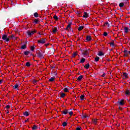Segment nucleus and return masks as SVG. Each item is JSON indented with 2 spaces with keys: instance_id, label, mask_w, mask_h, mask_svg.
Here are the masks:
<instances>
[{
  "instance_id": "43",
  "label": "nucleus",
  "mask_w": 130,
  "mask_h": 130,
  "mask_svg": "<svg viewBox=\"0 0 130 130\" xmlns=\"http://www.w3.org/2000/svg\"><path fill=\"white\" fill-rule=\"evenodd\" d=\"M105 25L106 26H107L108 27H109V23H108V22H106L105 23Z\"/></svg>"
},
{
  "instance_id": "10",
  "label": "nucleus",
  "mask_w": 130,
  "mask_h": 130,
  "mask_svg": "<svg viewBox=\"0 0 130 130\" xmlns=\"http://www.w3.org/2000/svg\"><path fill=\"white\" fill-rule=\"evenodd\" d=\"M55 79V77H52L49 79V82H54Z\"/></svg>"
},
{
  "instance_id": "19",
  "label": "nucleus",
  "mask_w": 130,
  "mask_h": 130,
  "mask_svg": "<svg viewBox=\"0 0 130 130\" xmlns=\"http://www.w3.org/2000/svg\"><path fill=\"white\" fill-rule=\"evenodd\" d=\"M88 17H89L88 13L87 12H85L84 15H83V18H88Z\"/></svg>"
},
{
  "instance_id": "32",
  "label": "nucleus",
  "mask_w": 130,
  "mask_h": 130,
  "mask_svg": "<svg viewBox=\"0 0 130 130\" xmlns=\"http://www.w3.org/2000/svg\"><path fill=\"white\" fill-rule=\"evenodd\" d=\"M67 125H68V123H67V122H63L62 123L63 126H67Z\"/></svg>"
},
{
  "instance_id": "12",
  "label": "nucleus",
  "mask_w": 130,
  "mask_h": 130,
  "mask_svg": "<svg viewBox=\"0 0 130 130\" xmlns=\"http://www.w3.org/2000/svg\"><path fill=\"white\" fill-rule=\"evenodd\" d=\"M125 95H127L128 96H129L130 95V90H126L125 92Z\"/></svg>"
},
{
  "instance_id": "53",
  "label": "nucleus",
  "mask_w": 130,
  "mask_h": 130,
  "mask_svg": "<svg viewBox=\"0 0 130 130\" xmlns=\"http://www.w3.org/2000/svg\"><path fill=\"white\" fill-rule=\"evenodd\" d=\"M128 54L130 55V51H128Z\"/></svg>"
},
{
  "instance_id": "55",
  "label": "nucleus",
  "mask_w": 130,
  "mask_h": 130,
  "mask_svg": "<svg viewBox=\"0 0 130 130\" xmlns=\"http://www.w3.org/2000/svg\"><path fill=\"white\" fill-rule=\"evenodd\" d=\"M27 121H28V119H27V120H25V122H27Z\"/></svg>"
},
{
  "instance_id": "35",
  "label": "nucleus",
  "mask_w": 130,
  "mask_h": 130,
  "mask_svg": "<svg viewBox=\"0 0 130 130\" xmlns=\"http://www.w3.org/2000/svg\"><path fill=\"white\" fill-rule=\"evenodd\" d=\"M64 92H69V88H64L63 89Z\"/></svg>"
},
{
  "instance_id": "38",
  "label": "nucleus",
  "mask_w": 130,
  "mask_h": 130,
  "mask_svg": "<svg viewBox=\"0 0 130 130\" xmlns=\"http://www.w3.org/2000/svg\"><path fill=\"white\" fill-rule=\"evenodd\" d=\"M26 67H30L31 64H30V62H27L26 63Z\"/></svg>"
},
{
  "instance_id": "33",
  "label": "nucleus",
  "mask_w": 130,
  "mask_h": 130,
  "mask_svg": "<svg viewBox=\"0 0 130 130\" xmlns=\"http://www.w3.org/2000/svg\"><path fill=\"white\" fill-rule=\"evenodd\" d=\"M9 40L13 39V38H15V36H14V35H12L11 36H9Z\"/></svg>"
},
{
  "instance_id": "1",
  "label": "nucleus",
  "mask_w": 130,
  "mask_h": 130,
  "mask_svg": "<svg viewBox=\"0 0 130 130\" xmlns=\"http://www.w3.org/2000/svg\"><path fill=\"white\" fill-rule=\"evenodd\" d=\"M2 39L5 41V42H9L10 41V38L8 37L6 35H3L2 36Z\"/></svg>"
},
{
  "instance_id": "50",
  "label": "nucleus",
  "mask_w": 130,
  "mask_h": 130,
  "mask_svg": "<svg viewBox=\"0 0 130 130\" xmlns=\"http://www.w3.org/2000/svg\"><path fill=\"white\" fill-rule=\"evenodd\" d=\"M66 30H68V31L70 30V29H69V27H68V26H67V28H66Z\"/></svg>"
},
{
  "instance_id": "18",
  "label": "nucleus",
  "mask_w": 130,
  "mask_h": 130,
  "mask_svg": "<svg viewBox=\"0 0 130 130\" xmlns=\"http://www.w3.org/2000/svg\"><path fill=\"white\" fill-rule=\"evenodd\" d=\"M25 48H27V45L24 44L21 46V49H25Z\"/></svg>"
},
{
  "instance_id": "7",
  "label": "nucleus",
  "mask_w": 130,
  "mask_h": 130,
  "mask_svg": "<svg viewBox=\"0 0 130 130\" xmlns=\"http://www.w3.org/2000/svg\"><path fill=\"white\" fill-rule=\"evenodd\" d=\"M124 33H128V32H129L130 31V29L127 27H124Z\"/></svg>"
},
{
  "instance_id": "46",
  "label": "nucleus",
  "mask_w": 130,
  "mask_h": 130,
  "mask_svg": "<svg viewBox=\"0 0 130 130\" xmlns=\"http://www.w3.org/2000/svg\"><path fill=\"white\" fill-rule=\"evenodd\" d=\"M10 107H11V106H10V105H8L6 106V108L7 109H9Z\"/></svg>"
},
{
  "instance_id": "31",
  "label": "nucleus",
  "mask_w": 130,
  "mask_h": 130,
  "mask_svg": "<svg viewBox=\"0 0 130 130\" xmlns=\"http://www.w3.org/2000/svg\"><path fill=\"white\" fill-rule=\"evenodd\" d=\"M77 55H78V53H77V52H75L73 55H72V57H76V56H77Z\"/></svg>"
},
{
  "instance_id": "27",
  "label": "nucleus",
  "mask_w": 130,
  "mask_h": 130,
  "mask_svg": "<svg viewBox=\"0 0 130 130\" xmlns=\"http://www.w3.org/2000/svg\"><path fill=\"white\" fill-rule=\"evenodd\" d=\"M66 96V93H62L61 94H60V97L61 98H64V97Z\"/></svg>"
},
{
  "instance_id": "22",
  "label": "nucleus",
  "mask_w": 130,
  "mask_h": 130,
  "mask_svg": "<svg viewBox=\"0 0 130 130\" xmlns=\"http://www.w3.org/2000/svg\"><path fill=\"white\" fill-rule=\"evenodd\" d=\"M83 79V75L80 76L78 78L77 80L78 81H81V80Z\"/></svg>"
},
{
  "instance_id": "39",
  "label": "nucleus",
  "mask_w": 130,
  "mask_h": 130,
  "mask_svg": "<svg viewBox=\"0 0 130 130\" xmlns=\"http://www.w3.org/2000/svg\"><path fill=\"white\" fill-rule=\"evenodd\" d=\"M37 129V126L36 125H34V126L32 127V130H35Z\"/></svg>"
},
{
  "instance_id": "17",
  "label": "nucleus",
  "mask_w": 130,
  "mask_h": 130,
  "mask_svg": "<svg viewBox=\"0 0 130 130\" xmlns=\"http://www.w3.org/2000/svg\"><path fill=\"white\" fill-rule=\"evenodd\" d=\"M84 68L86 69V70H88V69L90 68V64L89 63L86 64L85 66H84Z\"/></svg>"
},
{
  "instance_id": "42",
  "label": "nucleus",
  "mask_w": 130,
  "mask_h": 130,
  "mask_svg": "<svg viewBox=\"0 0 130 130\" xmlns=\"http://www.w3.org/2000/svg\"><path fill=\"white\" fill-rule=\"evenodd\" d=\"M68 113L70 114V115L72 116L73 114H74V112L73 111L71 112H68Z\"/></svg>"
},
{
  "instance_id": "49",
  "label": "nucleus",
  "mask_w": 130,
  "mask_h": 130,
  "mask_svg": "<svg viewBox=\"0 0 130 130\" xmlns=\"http://www.w3.org/2000/svg\"><path fill=\"white\" fill-rule=\"evenodd\" d=\"M83 118H87V116L86 115L83 116Z\"/></svg>"
},
{
  "instance_id": "23",
  "label": "nucleus",
  "mask_w": 130,
  "mask_h": 130,
  "mask_svg": "<svg viewBox=\"0 0 130 130\" xmlns=\"http://www.w3.org/2000/svg\"><path fill=\"white\" fill-rule=\"evenodd\" d=\"M23 114L25 116H29V113L28 112L26 111L23 113Z\"/></svg>"
},
{
  "instance_id": "37",
  "label": "nucleus",
  "mask_w": 130,
  "mask_h": 130,
  "mask_svg": "<svg viewBox=\"0 0 130 130\" xmlns=\"http://www.w3.org/2000/svg\"><path fill=\"white\" fill-rule=\"evenodd\" d=\"M99 59H100V58L99 57H96L95 58V61H99Z\"/></svg>"
},
{
  "instance_id": "45",
  "label": "nucleus",
  "mask_w": 130,
  "mask_h": 130,
  "mask_svg": "<svg viewBox=\"0 0 130 130\" xmlns=\"http://www.w3.org/2000/svg\"><path fill=\"white\" fill-rule=\"evenodd\" d=\"M103 35H104V36L106 37V36H107V35H108V34L106 32H104Z\"/></svg>"
},
{
  "instance_id": "13",
  "label": "nucleus",
  "mask_w": 130,
  "mask_h": 130,
  "mask_svg": "<svg viewBox=\"0 0 130 130\" xmlns=\"http://www.w3.org/2000/svg\"><path fill=\"white\" fill-rule=\"evenodd\" d=\"M62 113H63V114H68V113H69V110H64V111H62Z\"/></svg>"
},
{
  "instance_id": "6",
  "label": "nucleus",
  "mask_w": 130,
  "mask_h": 130,
  "mask_svg": "<svg viewBox=\"0 0 130 130\" xmlns=\"http://www.w3.org/2000/svg\"><path fill=\"white\" fill-rule=\"evenodd\" d=\"M123 52L124 53V56H125V57H127V56H128V51L124 50L123 51Z\"/></svg>"
},
{
  "instance_id": "26",
  "label": "nucleus",
  "mask_w": 130,
  "mask_h": 130,
  "mask_svg": "<svg viewBox=\"0 0 130 130\" xmlns=\"http://www.w3.org/2000/svg\"><path fill=\"white\" fill-rule=\"evenodd\" d=\"M53 19H54L55 21H57L58 20V17H57L56 15H54Z\"/></svg>"
},
{
  "instance_id": "8",
  "label": "nucleus",
  "mask_w": 130,
  "mask_h": 130,
  "mask_svg": "<svg viewBox=\"0 0 130 130\" xmlns=\"http://www.w3.org/2000/svg\"><path fill=\"white\" fill-rule=\"evenodd\" d=\"M82 54L83 55H88V54H89V52L88 51V50H86L85 51H83L82 52Z\"/></svg>"
},
{
  "instance_id": "11",
  "label": "nucleus",
  "mask_w": 130,
  "mask_h": 130,
  "mask_svg": "<svg viewBox=\"0 0 130 130\" xmlns=\"http://www.w3.org/2000/svg\"><path fill=\"white\" fill-rule=\"evenodd\" d=\"M92 39V38L91 37V36H87L86 37V40L87 41H90Z\"/></svg>"
},
{
  "instance_id": "20",
  "label": "nucleus",
  "mask_w": 130,
  "mask_h": 130,
  "mask_svg": "<svg viewBox=\"0 0 130 130\" xmlns=\"http://www.w3.org/2000/svg\"><path fill=\"white\" fill-rule=\"evenodd\" d=\"M77 14L78 15V17H82V12L81 11H78Z\"/></svg>"
},
{
  "instance_id": "52",
  "label": "nucleus",
  "mask_w": 130,
  "mask_h": 130,
  "mask_svg": "<svg viewBox=\"0 0 130 130\" xmlns=\"http://www.w3.org/2000/svg\"><path fill=\"white\" fill-rule=\"evenodd\" d=\"M34 84H36V81L34 80Z\"/></svg>"
},
{
  "instance_id": "2",
  "label": "nucleus",
  "mask_w": 130,
  "mask_h": 130,
  "mask_svg": "<svg viewBox=\"0 0 130 130\" xmlns=\"http://www.w3.org/2000/svg\"><path fill=\"white\" fill-rule=\"evenodd\" d=\"M36 32H37V30H36V29H34V30H27V35L28 36H32V35H34V34L35 33H36Z\"/></svg>"
},
{
  "instance_id": "40",
  "label": "nucleus",
  "mask_w": 130,
  "mask_h": 130,
  "mask_svg": "<svg viewBox=\"0 0 130 130\" xmlns=\"http://www.w3.org/2000/svg\"><path fill=\"white\" fill-rule=\"evenodd\" d=\"M71 26H72V23H69L67 27L68 28H69L70 29H71Z\"/></svg>"
},
{
  "instance_id": "28",
  "label": "nucleus",
  "mask_w": 130,
  "mask_h": 130,
  "mask_svg": "<svg viewBox=\"0 0 130 130\" xmlns=\"http://www.w3.org/2000/svg\"><path fill=\"white\" fill-rule=\"evenodd\" d=\"M92 121L94 124H97V119H93Z\"/></svg>"
},
{
  "instance_id": "34",
  "label": "nucleus",
  "mask_w": 130,
  "mask_h": 130,
  "mask_svg": "<svg viewBox=\"0 0 130 130\" xmlns=\"http://www.w3.org/2000/svg\"><path fill=\"white\" fill-rule=\"evenodd\" d=\"M35 49V46H31L30 47V50L31 51H34V50Z\"/></svg>"
},
{
  "instance_id": "30",
  "label": "nucleus",
  "mask_w": 130,
  "mask_h": 130,
  "mask_svg": "<svg viewBox=\"0 0 130 130\" xmlns=\"http://www.w3.org/2000/svg\"><path fill=\"white\" fill-rule=\"evenodd\" d=\"M19 87V85L18 84H15L13 87L14 89H18V87Z\"/></svg>"
},
{
  "instance_id": "4",
  "label": "nucleus",
  "mask_w": 130,
  "mask_h": 130,
  "mask_svg": "<svg viewBox=\"0 0 130 130\" xmlns=\"http://www.w3.org/2000/svg\"><path fill=\"white\" fill-rule=\"evenodd\" d=\"M37 56L39 58H43V54H42L40 51L37 53Z\"/></svg>"
},
{
  "instance_id": "21",
  "label": "nucleus",
  "mask_w": 130,
  "mask_h": 130,
  "mask_svg": "<svg viewBox=\"0 0 130 130\" xmlns=\"http://www.w3.org/2000/svg\"><path fill=\"white\" fill-rule=\"evenodd\" d=\"M56 31H57V27H54L53 29L52 30L53 33H56Z\"/></svg>"
},
{
  "instance_id": "29",
  "label": "nucleus",
  "mask_w": 130,
  "mask_h": 130,
  "mask_svg": "<svg viewBox=\"0 0 130 130\" xmlns=\"http://www.w3.org/2000/svg\"><path fill=\"white\" fill-rule=\"evenodd\" d=\"M34 17H35L36 18H38V13H37V12H36L34 14Z\"/></svg>"
},
{
  "instance_id": "5",
  "label": "nucleus",
  "mask_w": 130,
  "mask_h": 130,
  "mask_svg": "<svg viewBox=\"0 0 130 130\" xmlns=\"http://www.w3.org/2000/svg\"><path fill=\"white\" fill-rule=\"evenodd\" d=\"M118 103L119 105H120L121 106L124 105V100H121L120 101H118Z\"/></svg>"
},
{
  "instance_id": "41",
  "label": "nucleus",
  "mask_w": 130,
  "mask_h": 130,
  "mask_svg": "<svg viewBox=\"0 0 130 130\" xmlns=\"http://www.w3.org/2000/svg\"><path fill=\"white\" fill-rule=\"evenodd\" d=\"M110 46H112L113 47L114 46V43L111 42L110 43Z\"/></svg>"
},
{
  "instance_id": "47",
  "label": "nucleus",
  "mask_w": 130,
  "mask_h": 130,
  "mask_svg": "<svg viewBox=\"0 0 130 130\" xmlns=\"http://www.w3.org/2000/svg\"><path fill=\"white\" fill-rule=\"evenodd\" d=\"M82 129V127H77L76 128V130H81Z\"/></svg>"
},
{
  "instance_id": "51",
  "label": "nucleus",
  "mask_w": 130,
  "mask_h": 130,
  "mask_svg": "<svg viewBox=\"0 0 130 130\" xmlns=\"http://www.w3.org/2000/svg\"><path fill=\"white\" fill-rule=\"evenodd\" d=\"M3 83V80H0V84H2Z\"/></svg>"
},
{
  "instance_id": "54",
  "label": "nucleus",
  "mask_w": 130,
  "mask_h": 130,
  "mask_svg": "<svg viewBox=\"0 0 130 130\" xmlns=\"http://www.w3.org/2000/svg\"><path fill=\"white\" fill-rule=\"evenodd\" d=\"M7 113L8 114H9V113H10V112L8 111L7 112Z\"/></svg>"
},
{
  "instance_id": "15",
  "label": "nucleus",
  "mask_w": 130,
  "mask_h": 130,
  "mask_svg": "<svg viewBox=\"0 0 130 130\" xmlns=\"http://www.w3.org/2000/svg\"><path fill=\"white\" fill-rule=\"evenodd\" d=\"M98 55L99 56H102V55H104V53H103V52H102V51H100L99 53H98Z\"/></svg>"
},
{
  "instance_id": "3",
  "label": "nucleus",
  "mask_w": 130,
  "mask_h": 130,
  "mask_svg": "<svg viewBox=\"0 0 130 130\" xmlns=\"http://www.w3.org/2000/svg\"><path fill=\"white\" fill-rule=\"evenodd\" d=\"M46 42V39H41L40 40H38V43H40V44H44Z\"/></svg>"
},
{
  "instance_id": "44",
  "label": "nucleus",
  "mask_w": 130,
  "mask_h": 130,
  "mask_svg": "<svg viewBox=\"0 0 130 130\" xmlns=\"http://www.w3.org/2000/svg\"><path fill=\"white\" fill-rule=\"evenodd\" d=\"M34 22H35V24H37L38 23V22H39L38 19H36L35 20Z\"/></svg>"
},
{
  "instance_id": "48",
  "label": "nucleus",
  "mask_w": 130,
  "mask_h": 130,
  "mask_svg": "<svg viewBox=\"0 0 130 130\" xmlns=\"http://www.w3.org/2000/svg\"><path fill=\"white\" fill-rule=\"evenodd\" d=\"M102 77H105V73H103V74L102 75Z\"/></svg>"
},
{
  "instance_id": "25",
  "label": "nucleus",
  "mask_w": 130,
  "mask_h": 130,
  "mask_svg": "<svg viewBox=\"0 0 130 130\" xmlns=\"http://www.w3.org/2000/svg\"><path fill=\"white\" fill-rule=\"evenodd\" d=\"M124 6V4H123V3H120L119 5V7H120V8H122V7H123Z\"/></svg>"
},
{
  "instance_id": "9",
  "label": "nucleus",
  "mask_w": 130,
  "mask_h": 130,
  "mask_svg": "<svg viewBox=\"0 0 130 130\" xmlns=\"http://www.w3.org/2000/svg\"><path fill=\"white\" fill-rule=\"evenodd\" d=\"M123 76L124 77H123L124 79H127L128 75L126 73H124L123 74Z\"/></svg>"
},
{
  "instance_id": "36",
  "label": "nucleus",
  "mask_w": 130,
  "mask_h": 130,
  "mask_svg": "<svg viewBox=\"0 0 130 130\" xmlns=\"http://www.w3.org/2000/svg\"><path fill=\"white\" fill-rule=\"evenodd\" d=\"M84 98H85V95H81L80 96L81 100H84Z\"/></svg>"
},
{
  "instance_id": "14",
  "label": "nucleus",
  "mask_w": 130,
  "mask_h": 130,
  "mask_svg": "<svg viewBox=\"0 0 130 130\" xmlns=\"http://www.w3.org/2000/svg\"><path fill=\"white\" fill-rule=\"evenodd\" d=\"M85 61H86V59H85L84 58H82L80 60V63H84Z\"/></svg>"
},
{
  "instance_id": "16",
  "label": "nucleus",
  "mask_w": 130,
  "mask_h": 130,
  "mask_svg": "<svg viewBox=\"0 0 130 130\" xmlns=\"http://www.w3.org/2000/svg\"><path fill=\"white\" fill-rule=\"evenodd\" d=\"M84 29V26H80L78 27V31H82Z\"/></svg>"
},
{
  "instance_id": "24",
  "label": "nucleus",
  "mask_w": 130,
  "mask_h": 130,
  "mask_svg": "<svg viewBox=\"0 0 130 130\" xmlns=\"http://www.w3.org/2000/svg\"><path fill=\"white\" fill-rule=\"evenodd\" d=\"M24 53L25 55H28V54H30V51H24Z\"/></svg>"
}]
</instances>
